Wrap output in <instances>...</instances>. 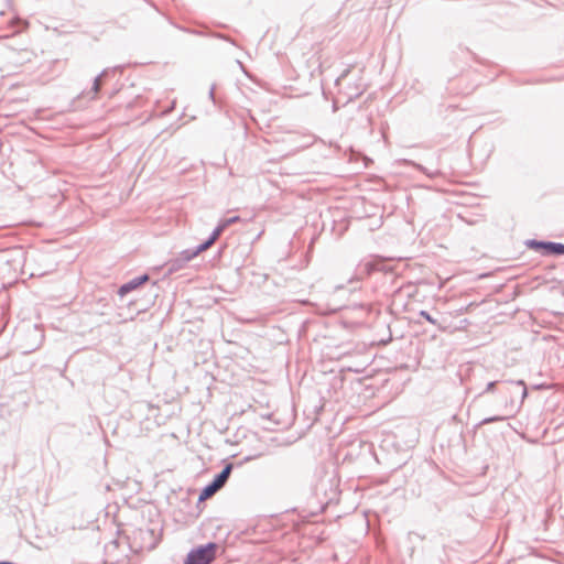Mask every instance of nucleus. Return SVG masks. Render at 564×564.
I'll list each match as a JSON object with an SVG mask.
<instances>
[{
    "instance_id": "obj_7",
    "label": "nucleus",
    "mask_w": 564,
    "mask_h": 564,
    "mask_svg": "<svg viewBox=\"0 0 564 564\" xmlns=\"http://www.w3.org/2000/svg\"><path fill=\"white\" fill-rule=\"evenodd\" d=\"M421 315L430 323H434V319L427 313L422 312Z\"/></svg>"
},
{
    "instance_id": "obj_3",
    "label": "nucleus",
    "mask_w": 564,
    "mask_h": 564,
    "mask_svg": "<svg viewBox=\"0 0 564 564\" xmlns=\"http://www.w3.org/2000/svg\"><path fill=\"white\" fill-rule=\"evenodd\" d=\"M148 279H149L148 275H143V276L137 278V279L121 285L118 291L119 295L124 296L130 291H132V290L139 288L140 285H142L143 283H145L148 281Z\"/></svg>"
},
{
    "instance_id": "obj_1",
    "label": "nucleus",
    "mask_w": 564,
    "mask_h": 564,
    "mask_svg": "<svg viewBox=\"0 0 564 564\" xmlns=\"http://www.w3.org/2000/svg\"><path fill=\"white\" fill-rule=\"evenodd\" d=\"M217 552V544L208 543L205 546H199L191 551L184 564H210Z\"/></svg>"
},
{
    "instance_id": "obj_5",
    "label": "nucleus",
    "mask_w": 564,
    "mask_h": 564,
    "mask_svg": "<svg viewBox=\"0 0 564 564\" xmlns=\"http://www.w3.org/2000/svg\"><path fill=\"white\" fill-rule=\"evenodd\" d=\"M219 490V488L217 487V485H215L214 482L209 484L208 486H206L200 495H199V500L203 501V500H206V499H209L210 497H213L217 491Z\"/></svg>"
},
{
    "instance_id": "obj_6",
    "label": "nucleus",
    "mask_w": 564,
    "mask_h": 564,
    "mask_svg": "<svg viewBox=\"0 0 564 564\" xmlns=\"http://www.w3.org/2000/svg\"><path fill=\"white\" fill-rule=\"evenodd\" d=\"M545 247L552 253L564 254V245H562V243H549Z\"/></svg>"
},
{
    "instance_id": "obj_8",
    "label": "nucleus",
    "mask_w": 564,
    "mask_h": 564,
    "mask_svg": "<svg viewBox=\"0 0 564 564\" xmlns=\"http://www.w3.org/2000/svg\"><path fill=\"white\" fill-rule=\"evenodd\" d=\"M99 88H100V79H99V78H97V79L95 80V90L97 91V90H99Z\"/></svg>"
},
{
    "instance_id": "obj_2",
    "label": "nucleus",
    "mask_w": 564,
    "mask_h": 564,
    "mask_svg": "<svg viewBox=\"0 0 564 564\" xmlns=\"http://www.w3.org/2000/svg\"><path fill=\"white\" fill-rule=\"evenodd\" d=\"M238 219H239L238 217H234L231 219L226 220L224 224H221L220 226H218L215 229V231L213 232L212 237L206 242H204L200 246H198V248L195 251H193L192 253H189L187 251L184 252L183 253V258L188 261V260L193 259L194 257L198 256L200 252L206 251L219 238V236L221 235V232L224 231L226 226L231 224V223L237 221Z\"/></svg>"
},
{
    "instance_id": "obj_4",
    "label": "nucleus",
    "mask_w": 564,
    "mask_h": 564,
    "mask_svg": "<svg viewBox=\"0 0 564 564\" xmlns=\"http://www.w3.org/2000/svg\"><path fill=\"white\" fill-rule=\"evenodd\" d=\"M232 465H227L223 471L214 479V484L220 489L230 476Z\"/></svg>"
}]
</instances>
